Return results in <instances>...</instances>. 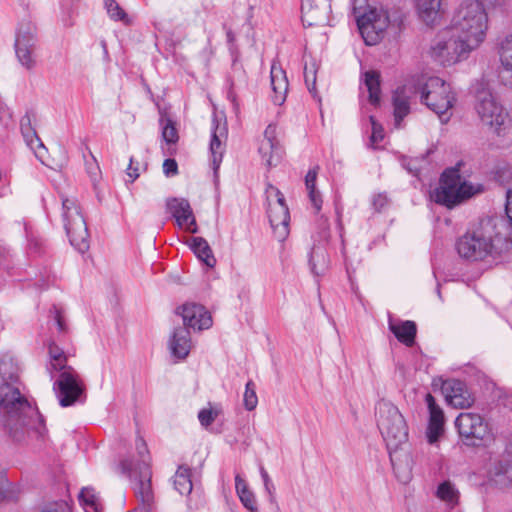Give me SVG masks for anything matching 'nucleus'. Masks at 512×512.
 <instances>
[{
	"label": "nucleus",
	"instance_id": "obj_25",
	"mask_svg": "<svg viewBox=\"0 0 512 512\" xmlns=\"http://www.w3.org/2000/svg\"><path fill=\"white\" fill-rule=\"evenodd\" d=\"M395 126L399 128L401 121L410 113V92L405 86L397 88L392 96Z\"/></svg>",
	"mask_w": 512,
	"mask_h": 512
},
{
	"label": "nucleus",
	"instance_id": "obj_3",
	"mask_svg": "<svg viewBox=\"0 0 512 512\" xmlns=\"http://www.w3.org/2000/svg\"><path fill=\"white\" fill-rule=\"evenodd\" d=\"M15 384H0V407L6 413L5 425L9 434L15 441H21L30 430L42 436L45 426L41 415Z\"/></svg>",
	"mask_w": 512,
	"mask_h": 512
},
{
	"label": "nucleus",
	"instance_id": "obj_34",
	"mask_svg": "<svg viewBox=\"0 0 512 512\" xmlns=\"http://www.w3.org/2000/svg\"><path fill=\"white\" fill-rule=\"evenodd\" d=\"M437 497L444 501L450 507H454L459 501V491L450 481H444L439 484L436 492Z\"/></svg>",
	"mask_w": 512,
	"mask_h": 512
},
{
	"label": "nucleus",
	"instance_id": "obj_39",
	"mask_svg": "<svg viewBox=\"0 0 512 512\" xmlns=\"http://www.w3.org/2000/svg\"><path fill=\"white\" fill-rule=\"evenodd\" d=\"M160 125L162 127L163 140L168 144H175L178 141V133L173 121L169 117L162 115Z\"/></svg>",
	"mask_w": 512,
	"mask_h": 512
},
{
	"label": "nucleus",
	"instance_id": "obj_37",
	"mask_svg": "<svg viewBox=\"0 0 512 512\" xmlns=\"http://www.w3.org/2000/svg\"><path fill=\"white\" fill-rule=\"evenodd\" d=\"M499 55L505 69L512 71V33L506 35L500 42Z\"/></svg>",
	"mask_w": 512,
	"mask_h": 512
},
{
	"label": "nucleus",
	"instance_id": "obj_12",
	"mask_svg": "<svg viewBox=\"0 0 512 512\" xmlns=\"http://www.w3.org/2000/svg\"><path fill=\"white\" fill-rule=\"evenodd\" d=\"M60 406L69 407L82 402L85 388L79 374L74 369H65L53 385Z\"/></svg>",
	"mask_w": 512,
	"mask_h": 512
},
{
	"label": "nucleus",
	"instance_id": "obj_7",
	"mask_svg": "<svg viewBox=\"0 0 512 512\" xmlns=\"http://www.w3.org/2000/svg\"><path fill=\"white\" fill-rule=\"evenodd\" d=\"M421 102L435 112L442 123H447L456 101L450 85L439 77H430L421 88Z\"/></svg>",
	"mask_w": 512,
	"mask_h": 512
},
{
	"label": "nucleus",
	"instance_id": "obj_28",
	"mask_svg": "<svg viewBox=\"0 0 512 512\" xmlns=\"http://www.w3.org/2000/svg\"><path fill=\"white\" fill-rule=\"evenodd\" d=\"M190 247L197 258L205 263L208 267H214L216 259L208 242L202 237H193L191 239Z\"/></svg>",
	"mask_w": 512,
	"mask_h": 512
},
{
	"label": "nucleus",
	"instance_id": "obj_26",
	"mask_svg": "<svg viewBox=\"0 0 512 512\" xmlns=\"http://www.w3.org/2000/svg\"><path fill=\"white\" fill-rule=\"evenodd\" d=\"M442 0H416V9L420 18L427 24H434L440 16Z\"/></svg>",
	"mask_w": 512,
	"mask_h": 512
},
{
	"label": "nucleus",
	"instance_id": "obj_45",
	"mask_svg": "<svg viewBox=\"0 0 512 512\" xmlns=\"http://www.w3.org/2000/svg\"><path fill=\"white\" fill-rule=\"evenodd\" d=\"M261 143H268L270 145H274L279 147V142L277 140V127L273 124H269L264 131V139Z\"/></svg>",
	"mask_w": 512,
	"mask_h": 512
},
{
	"label": "nucleus",
	"instance_id": "obj_35",
	"mask_svg": "<svg viewBox=\"0 0 512 512\" xmlns=\"http://www.w3.org/2000/svg\"><path fill=\"white\" fill-rule=\"evenodd\" d=\"M22 43L36 46V27L30 21L22 22L17 30L15 44L21 45Z\"/></svg>",
	"mask_w": 512,
	"mask_h": 512
},
{
	"label": "nucleus",
	"instance_id": "obj_47",
	"mask_svg": "<svg viewBox=\"0 0 512 512\" xmlns=\"http://www.w3.org/2000/svg\"><path fill=\"white\" fill-rule=\"evenodd\" d=\"M217 417V412L211 409H202L198 413V419L202 426L208 427Z\"/></svg>",
	"mask_w": 512,
	"mask_h": 512
},
{
	"label": "nucleus",
	"instance_id": "obj_50",
	"mask_svg": "<svg viewBox=\"0 0 512 512\" xmlns=\"http://www.w3.org/2000/svg\"><path fill=\"white\" fill-rule=\"evenodd\" d=\"M42 512H71L70 507L64 501L55 502L46 506Z\"/></svg>",
	"mask_w": 512,
	"mask_h": 512
},
{
	"label": "nucleus",
	"instance_id": "obj_15",
	"mask_svg": "<svg viewBox=\"0 0 512 512\" xmlns=\"http://www.w3.org/2000/svg\"><path fill=\"white\" fill-rule=\"evenodd\" d=\"M442 392L446 401L455 408H469L474 403V397L469 392L466 384L460 380L449 379L444 381Z\"/></svg>",
	"mask_w": 512,
	"mask_h": 512
},
{
	"label": "nucleus",
	"instance_id": "obj_22",
	"mask_svg": "<svg viewBox=\"0 0 512 512\" xmlns=\"http://www.w3.org/2000/svg\"><path fill=\"white\" fill-rule=\"evenodd\" d=\"M168 345L173 357L179 360L185 359L189 355L191 349V338L188 328H175Z\"/></svg>",
	"mask_w": 512,
	"mask_h": 512
},
{
	"label": "nucleus",
	"instance_id": "obj_21",
	"mask_svg": "<svg viewBox=\"0 0 512 512\" xmlns=\"http://www.w3.org/2000/svg\"><path fill=\"white\" fill-rule=\"evenodd\" d=\"M491 484L507 489L512 487V461L508 459H494L487 471Z\"/></svg>",
	"mask_w": 512,
	"mask_h": 512
},
{
	"label": "nucleus",
	"instance_id": "obj_33",
	"mask_svg": "<svg viewBox=\"0 0 512 512\" xmlns=\"http://www.w3.org/2000/svg\"><path fill=\"white\" fill-rule=\"evenodd\" d=\"M364 84L369 93V101L373 105L380 102V76L376 71H368L364 74Z\"/></svg>",
	"mask_w": 512,
	"mask_h": 512
},
{
	"label": "nucleus",
	"instance_id": "obj_53",
	"mask_svg": "<svg viewBox=\"0 0 512 512\" xmlns=\"http://www.w3.org/2000/svg\"><path fill=\"white\" fill-rule=\"evenodd\" d=\"M318 174V167L310 169L305 176L306 189L316 187V179Z\"/></svg>",
	"mask_w": 512,
	"mask_h": 512
},
{
	"label": "nucleus",
	"instance_id": "obj_62",
	"mask_svg": "<svg viewBox=\"0 0 512 512\" xmlns=\"http://www.w3.org/2000/svg\"><path fill=\"white\" fill-rule=\"evenodd\" d=\"M228 99L231 100V102L233 103L235 108L238 107V103L236 102V95H235V93H234L232 88L228 92Z\"/></svg>",
	"mask_w": 512,
	"mask_h": 512
},
{
	"label": "nucleus",
	"instance_id": "obj_5",
	"mask_svg": "<svg viewBox=\"0 0 512 512\" xmlns=\"http://www.w3.org/2000/svg\"><path fill=\"white\" fill-rule=\"evenodd\" d=\"M483 192L481 183L467 181L460 175L459 168L454 167L442 173L439 186L431 192V199L451 209Z\"/></svg>",
	"mask_w": 512,
	"mask_h": 512
},
{
	"label": "nucleus",
	"instance_id": "obj_16",
	"mask_svg": "<svg viewBox=\"0 0 512 512\" xmlns=\"http://www.w3.org/2000/svg\"><path fill=\"white\" fill-rule=\"evenodd\" d=\"M425 402L429 412L426 437L429 444H434L444 433L445 415L443 409L436 403L435 398L430 393L426 394Z\"/></svg>",
	"mask_w": 512,
	"mask_h": 512
},
{
	"label": "nucleus",
	"instance_id": "obj_32",
	"mask_svg": "<svg viewBox=\"0 0 512 512\" xmlns=\"http://www.w3.org/2000/svg\"><path fill=\"white\" fill-rule=\"evenodd\" d=\"M173 484L181 495L190 494L193 488L190 468L180 466L174 475Z\"/></svg>",
	"mask_w": 512,
	"mask_h": 512
},
{
	"label": "nucleus",
	"instance_id": "obj_42",
	"mask_svg": "<svg viewBox=\"0 0 512 512\" xmlns=\"http://www.w3.org/2000/svg\"><path fill=\"white\" fill-rule=\"evenodd\" d=\"M105 6L108 14L114 20H123L126 16L125 12L115 0H106Z\"/></svg>",
	"mask_w": 512,
	"mask_h": 512
},
{
	"label": "nucleus",
	"instance_id": "obj_61",
	"mask_svg": "<svg viewBox=\"0 0 512 512\" xmlns=\"http://www.w3.org/2000/svg\"><path fill=\"white\" fill-rule=\"evenodd\" d=\"M55 320H56L59 331H64V329H65L64 322H63V319L60 316L59 312L56 313Z\"/></svg>",
	"mask_w": 512,
	"mask_h": 512
},
{
	"label": "nucleus",
	"instance_id": "obj_4",
	"mask_svg": "<svg viewBox=\"0 0 512 512\" xmlns=\"http://www.w3.org/2000/svg\"><path fill=\"white\" fill-rule=\"evenodd\" d=\"M451 30L477 49L488 30V15L483 4L477 0L463 2L453 16Z\"/></svg>",
	"mask_w": 512,
	"mask_h": 512
},
{
	"label": "nucleus",
	"instance_id": "obj_27",
	"mask_svg": "<svg viewBox=\"0 0 512 512\" xmlns=\"http://www.w3.org/2000/svg\"><path fill=\"white\" fill-rule=\"evenodd\" d=\"M20 129L26 144L35 151L37 157L41 158L42 155L37 151V149H45V147L38 137L35 129L32 127L29 115L22 117L20 121Z\"/></svg>",
	"mask_w": 512,
	"mask_h": 512
},
{
	"label": "nucleus",
	"instance_id": "obj_51",
	"mask_svg": "<svg viewBox=\"0 0 512 512\" xmlns=\"http://www.w3.org/2000/svg\"><path fill=\"white\" fill-rule=\"evenodd\" d=\"M61 360H50V366L48 367V370L52 374V370L59 371L60 373L63 372L65 369H73L70 366L66 365V357H60Z\"/></svg>",
	"mask_w": 512,
	"mask_h": 512
},
{
	"label": "nucleus",
	"instance_id": "obj_41",
	"mask_svg": "<svg viewBox=\"0 0 512 512\" xmlns=\"http://www.w3.org/2000/svg\"><path fill=\"white\" fill-rule=\"evenodd\" d=\"M316 64L313 62L310 65L305 64L304 66V80L307 85L308 90L311 93L315 94V84H316Z\"/></svg>",
	"mask_w": 512,
	"mask_h": 512
},
{
	"label": "nucleus",
	"instance_id": "obj_11",
	"mask_svg": "<svg viewBox=\"0 0 512 512\" xmlns=\"http://www.w3.org/2000/svg\"><path fill=\"white\" fill-rule=\"evenodd\" d=\"M266 196L268 201V218L270 225L276 237L282 241L284 240L289 231L288 225L290 214L283 194L276 187L269 185L266 189Z\"/></svg>",
	"mask_w": 512,
	"mask_h": 512
},
{
	"label": "nucleus",
	"instance_id": "obj_30",
	"mask_svg": "<svg viewBox=\"0 0 512 512\" xmlns=\"http://www.w3.org/2000/svg\"><path fill=\"white\" fill-rule=\"evenodd\" d=\"M19 367L16 361L4 355L0 358V383H17L18 382Z\"/></svg>",
	"mask_w": 512,
	"mask_h": 512
},
{
	"label": "nucleus",
	"instance_id": "obj_58",
	"mask_svg": "<svg viewBox=\"0 0 512 512\" xmlns=\"http://www.w3.org/2000/svg\"><path fill=\"white\" fill-rule=\"evenodd\" d=\"M235 487L237 494L249 491L247 483L239 475L235 477Z\"/></svg>",
	"mask_w": 512,
	"mask_h": 512
},
{
	"label": "nucleus",
	"instance_id": "obj_31",
	"mask_svg": "<svg viewBox=\"0 0 512 512\" xmlns=\"http://www.w3.org/2000/svg\"><path fill=\"white\" fill-rule=\"evenodd\" d=\"M328 264L329 259L326 251L321 247H314L309 256L311 272L316 276H320L328 269Z\"/></svg>",
	"mask_w": 512,
	"mask_h": 512
},
{
	"label": "nucleus",
	"instance_id": "obj_57",
	"mask_svg": "<svg viewBox=\"0 0 512 512\" xmlns=\"http://www.w3.org/2000/svg\"><path fill=\"white\" fill-rule=\"evenodd\" d=\"M415 160H406L404 159L402 161V165L405 169H407L409 171V173H411L412 175L414 176H417L418 175V172H419V169L418 167L415 165Z\"/></svg>",
	"mask_w": 512,
	"mask_h": 512
},
{
	"label": "nucleus",
	"instance_id": "obj_14",
	"mask_svg": "<svg viewBox=\"0 0 512 512\" xmlns=\"http://www.w3.org/2000/svg\"><path fill=\"white\" fill-rule=\"evenodd\" d=\"M166 208L175 218L177 225L190 233L197 232L196 220L190 203L185 198H168Z\"/></svg>",
	"mask_w": 512,
	"mask_h": 512
},
{
	"label": "nucleus",
	"instance_id": "obj_10",
	"mask_svg": "<svg viewBox=\"0 0 512 512\" xmlns=\"http://www.w3.org/2000/svg\"><path fill=\"white\" fill-rule=\"evenodd\" d=\"M358 29L367 45L377 44L384 36L389 26V17L386 11L369 7L363 14L354 8Z\"/></svg>",
	"mask_w": 512,
	"mask_h": 512
},
{
	"label": "nucleus",
	"instance_id": "obj_46",
	"mask_svg": "<svg viewBox=\"0 0 512 512\" xmlns=\"http://www.w3.org/2000/svg\"><path fill=\"white\" fill-rule=\"evenodd\" d=\"M241 503L243 506L248 509L250 512L257 509L256 500L254 494L249 490L247 492H243L238 494Z\"/></svg>",
	"mask_w": 512,
	"mask_h": 512
},
{
	"label": "nucleus",
	"instance_id": "obj_24",
	"mask_svg": "<svg viewBox=\"0 0 512 512\" xmlns=\"http://www.w3.org/2000/svg\"><path fill=\"white\" fill-rule=\"evenodd\" d=\"M271 85L273 90V101L277 105H281L286 98L288 91V80L285 71L279 63L273 62L270 71Z\"/></svg>",
	"mask_w": 512,
	"mask_h": 512
},
{
	"label": "nucleus",
	"instance_id": "obj_8",
	"mask_svg": "<svg viewBox=\"0 0 512 512\" xmlns=\"http://www.w3.org/2000/svg\"><path fill=\"white\" fill-rule=\"evenodd\" d=\"M475 111L481 122L492 132L502 135L508 127L509 115L489 88L481 87L476 92Z\"/></svg>",
	"mask_w": 512,
	"mask_h": 512
},
{
	"label": "nucleus",
	"instance_id": "obj_23",
	"mask_svg": "<svg viewBox=\"0 0 512 512\" xmlns=\"http://www.w3.org/2000/svg\"><path fill=\"white\" fill-rule=\"evenodd\" d=\"M388 327L399 342L406 346H412L414 344L417 333L415 322L410 320H394L393 317L389 315Z\"/></svg>",
	"mask_w": 512,
	"mask_h": 512
},
{
	"label": "nucleus",
	"instance_id": "obj_52",
	"mask_svg": "<svg viewBox=\"0 0 512 512\" xmlns=\"http://www.w3.org/2000/svg\"><path fill=\"white\" fill-rule=\"evenodd\" d=\"M127 175L131 179V182L135 181L140 176V165L138 162H135L133 157L130 158Z\"/></svg>",
	"mask_w": 512,
	"mask_h": 512
},
{
	"label": "nucleus",
	"instance_id": "obj_29",
	"mask_svg": "<svg viewBox=\"0 0 512 512\" xmlns=\"http://www.w3.org/2000/svg\"><path fill=\"white\" fill-rule=\"evenodd\" d=\"M136 451L139 456V461L137 462V464H134L133 461L128 459L121 462L120 466L123 474H130L132 473V471L136 472L137 470H139V466L143 463L144 460L150 466V456L147 444L141 437H138L136 439Z\"/></svg>",
	"mask_w": 512,
	"mask_h": 512
},
{
	"label": "nucleus",
	"instance_id": "obj_9",
	"mask_svg": "<svg viewBox=\"0 0 512 512\" xmlns=\"http://www.w3.org/2000/svg\"><path fill=\"white\" fill-rule=\"evenodd\" d=\"M473 50L475 48L451 30L449 38H441L432 46L431 56L440 64L449 66L466 59Z\"/></svg>",
	"mask_w": 512,
	"mask_h": 512
},
{
	"label": "nucleus",
	"instance_id": "obj_60",
	"mask_svg": "<svg viewBox=\"0 0 512 512\" xmlns=\"http://www.w3.org/2000/svg\"><path fill=\"white\" fill-rule=\"evenodd\" d=\"M388 200L385 195H377L373 198V205L377 210H381L384 206H386Z\"/></svg>",
	"mask_w": 512,
	"mask_h": 512
},
{
	"label": "nucleus",
	"instance_id": "obj_19",
	"mask_svg": "<svg viewBox=\"0 0 512 512\" xmlns=\"http://www.w3.org/2000/svg\"><path fill=\"white\" fill-rule=\"evenodd\" d=\"M179 312L183 318V327H191L193 329L203 330L212 326V318L204 306L187 303L184 304Z\"/></svg>",
	"mask_w": 512,
	"mask_h": 512
},
{
	"label": "nucleus",
	"instance_id": "obj_48",
	"mask_svg": "<svg viewBox=\"0 0 512 512\" xmlns=\"http://www.w3.org/2000/svg\"><path fill=\"white\" fill-rule=\"evenodd\" d=\"M307 191L313 207L315 208L316 212H319L322 207V197L320 192L316 189V187L309 188Z\"/></svg>",
	"mask_w": 512,
	"mask_h": 512
},
{
	"label": "nucleus",
	"instance_id": "obj_2",
	"mask_svg": "<svg viewBox=\"0 0 512 512\" xmlns=\"http://www.w3.org/2000/svg\"><path fill=\"white\" fill-rule=\"evenodd\" d=\"M377 411V425L387 445L393 469L402 482H407L410 479L412 459L409 453L400 452L408 441L406 420L398 407L388 401H380Z\"/></svg>",
	"mask_w": 512,
	"mask_h": 512
},
{
	"label": "nucleus",
	"instance_id": "obj_38",
	"mask_svg": "<svg viewBox=\"0 0 512 512\" xmlns=\"http://www.w3.org/2000/svg\"><path fill=\"white\" fill-rule=\"evenodd\" d=\"M279 147L270 145L268 143H261L259 147V153L267 167H272L279 161Z\"/></svg>",
	"mask_w": 512,
	"mask_h": 512
},
{
	"label": "nucleus",
	"instance_id": "obj_13",
	"mask_svg": "<svg viewBox=\"0 0 512 512\" xmlns=\"http://www.w3.org/2000/svg\"><path fill=\"white\" fill-rule=\"evenodd\" d=\"M455 426L461 437L466 439L482 440L488 434V425L480 414L462 412L456 420Z\"/></svg>",
	"mask_w": 512,
	"mask_h": 512
},
{
	"label": "nucleus",
	"instance_id": "obj_20",
	"mask_svg": "<svg viewBox=\"0 0 512 512\" xmlns=\"http://www.w3.org/2000/svg\"><path fill=\"white\" fill-rule=\"evenodd\" d=\"M226 140V124H220L218 120L214 118L212 121L210 152L212 156V167L215 174L217 173V170L219 169L222 162L223 154L226 148Z\"/></svg>",
	"mask_w": 512,
	"mask_h": 512
},
{
	"label": "nucleus",
	"instance_id": "obj_36",
	"mask_svg": "<svg viewBox=\"0 0 512 512\" xmlns=\"http://www.w3.org/2000/svg\"><path fill=\"white\" fill-rule=\"evenodd\" d=\"M35 45H21L15 44V53L20 64L28 70H31L36 65L34 57Z\"/></svg>",
	"mask_w": 512,
	"mask_h": 512
},
{
	"label": "nucleus",
	"instance_id": "obj_63",
	"mask_svg": "<svg viewBox=\"0 0 512 512\" xmlns=\"http://www.w3.org/2000/svg\"><path fill=\"white\" fill-rule=\"evenodd\" d=\"M226 36H227V40H228L229 43L234 42L235 36H234L233 32L230 29L226 32Z\"/></svg>",
	"mask_w": 512,
	"mask_h": 512
},
{
	"label": "nucleus",
	"instance_id": "obj_18",
	"mask_svg": "<svg viewBox=\"0 0 512 512\" xmlns=\"http://www.w3.org/2000/svg\"><path fill=\"white\" fill-rule=\"evenodd\" d=\"M135 478L134 491L139 501L147 507L153 502V492L151 487V470L148 463L144 460L139 466V470L128 474Z\"/></svg>",
	"mask_w": 512,
	"mask_h": 512
},
{
	"label": "nucleus",
	"instance_id": "obj_54",
	"mask_svg": "<svg viewBox=\"0 0 512 512\" xmlns=\"http://www.w3.org/2000/svg\"><path fill=\"white\" fill-rule=\"evenodd\" d=\"M372 135H371V141L373 143H378L383 140L384 134L383 130L380 126L376 125V123L372 120Z\"/></svg>",
	"mask_w": 512,
	"mask_h": 512
},
{
	"label": "nucleus",
	"instance_id": "obj_43",
	"mask_svg": "<svg viewBox=\"0 0 512 512\" xmlns=\"http://www.w3.org/2000/svg\"><path fill=\"white\" fill-rule=\"evenodd\" d=\"M260 474L264 483L265 491L269 495V501L271 503L275 502V486L272 483L267 471L264 469V467L260 468Z\"/></svg>",
	"mask_w": 512,
	"mask_h": 512
},
{
	"label": "nucleus",
	"instance_id": "obj_6",
	"mask_svg": "<svg viewBox=\"0 0 512 512\" xmlns=\"http://www.w3.org/2000/svg\"><path fill=\"white\" fill-rule=\"evenodd\" d=\"M60 198L62 221L69 241L79 252L84 253L89 249V233L81 207L73 196L61 194Z\"/></svg>",
	"mask_w": 512,
	"mask_h": 512
},
{
	"label": "nucleus",
	"instance_id": "obj_44",
	"mask_svg": "<svg viewBox=\"0 0 512 512\" xmlns=\"http://www.w3.org/2000/svg\"><path fill=\"white\" fill-rule=\"evenodd\" d=\"M79 498L84 504L97 509V496L92 488H83L80 492Z\"/></svg>",
	"mask_w": 512,
	"mask_h": 512
},
{
	"label": "nucleus",
	"instance_id": "obj_40",
	"mask_svg": "<svg viewBox=\"0 0 512 512\" xmlns=\"http://www.w3.org/2000/svg\"><path fill=\"white\" fill-rule=\"evenodd\" d=\"M244 407L248 411H252L258 404V397L256 394V385L252 380H249L245 386V392L243 396Z\"/></svg>",
	"mask_w": 512,
	"mask_h": 512
},
{
	"label": "nucleus",
	"instance_id": "obj_17",
	"mask_svg": "<svg viewBox=\"0 0 512 512\" xmlns=\"http://www.w3.org/2000/svg\"><path fill=\"white\" fill-rule=\"evenodd\" d=\"M330 5L325 0L318 4L315 0H302L301 19L305 26H325L329 21Z\"/></svg>",
	"mask_w": 512,
	"mask_h": 512
},
{
	"label": "nucleus",
	"instance_id": "obj_64",
	"mask_svg": "<svg viewBox=\"0 0 512 512\" xmlns=\"http://www.w3.org/2000/svg\"><path fill=\"white\" fill-rule=\"evenodd\" d=\"M251 512H259V511H258V509H256V510H253V511H251Z\"/></svg>",
	"mask_w": 512,
	"mask_h": 512
},
{
	"label": "nucleus",
	"instance_id": "obj_49",
	"mask_svg": "<svg viewBox=\"0 0 512 512\" xmlns=\"http://www.w3.org/2000/svg\"><path fill=\"white\" fill-rule=\"evenodd\" d=\"M163 172L167 177H172L178 173V165L175 159L168 158L164 160Z\"/></svg>",
	"mask_w": 512,
	"mask_h": 512
},
{
	"label": "nucleus",
	"instance_id": "obj_59",
	"mask_svg": "<svg viewBox=\"0 0 512 512\" xmlns=\"http://www.w3.org/2000/svg\"><path fill=\"white\" fill-rule=\"evenodd\" d=\"M7 486L8 480L6 476L0 472V502L6 498Z\"/></svg>",
	"mask_w": 512,
	"mask_h": 512
},
{
	"label": "nucleus",
	"instance_id": "obj_56",
	"mask_svg": "<svg viewBox=\"0 0 512 512\" xmlns=\"http://www.w3.org/2000/svg\"><path fill=\"white\" fill-rule=\"evenodd\" d=\"M505 211L508 219L512 224V189H509L506 193V206Z\"/></svg>",
	"mask_w": 512,
	"mask_h": 512
},
{
	"label": "nucleus",
	"instance_id": "obj_55",
	"mask_svg": "<svg viewBox=\"0 0 512 512\" xmlns=\"http://www.w3.org/2000/svg\"><path fill=\"white\" fill-rule=\"evenodd\" d=\"M49 357L50 360H61L60 357L66 356L61 348L52 343L49 345Z\"/></svg>",
	"mask_w": 512,
	"mask_h": 512
},
{
	"label": "nucleus",
	"instance_id": "obj_1",
	"mask_svg": "<svg viewBox=\"0 0 512 512\" xmlns=\"http://www.w3.org/2000/svg\"><path fill=\"white\" fill-rule=\"evenodd\" d=\"M506 229L507 224L501 218L482 219L476 228L467 231L457 240V253L471 262L495 261L512 246L510 237L503 233Z\"/></svg>",
	"mask_w": 512,
	"mask_h": 512
}]
</instances>
